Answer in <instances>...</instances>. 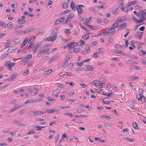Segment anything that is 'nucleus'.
<instances>
[{"instance_id":"b1692460","label":"nucleus","mask_w":146,"mask_h":146,"mask_svg":"<svg viewBox=\"0 0 146 146\" xmlns=\"http://www.w3.org/2000/svg\"><path fill=\"white\" fill-rule=\"evenodd\" d=\"M58 58V56L57 55H55L54 57H51L49 60V62H50L52 61L56 60Z\"/></svg>"},{"instance_id":"0eeeda50","label":"nucleus","mask_w":146,"mask_h":146,"mask_svg":"<svg viewBox=\"0 0 146 146\" xmlns=\"http://www.w3.org/2000/svg\"><path fill=\"white\" fill-rule=\"evenodd\" d=\"M70 7L72 9V10L74 11H75L76 10L77 7H76V5L74 4V2L73 1H72L71 2Z\"/></svg>"},{"instance_id":"f03ea898","label":"nucleus","mask_w":146,"mask_h":146,"mask_svg":"<svg viewBox=\"0 0 146 146\" xmlns=\"http://www.w3.org/2000/svg\"><path fill=\"white\" fill-rule=\"evenodd\" d=\"M16 64L15 62H11L10 60L6 61L4 65V66L6 67L9 70H12V68Z\"/></svg>"},{"instance_id":"6ab92c4d","label":"nucleus","mask_w":146,"mask_h":146,"mask_svg":"<svg viewBox=\"0 0 146 146\" xmlns=\"http://www.w3.org/2000/svg\"><path fill=\"white\" fill-rule=\"evenodd\" d=\"M35 103L34 99H32L28 100L24 103V104H27L28 103Z\"/></svg>"},{"instance_id":"f8f14e48","label":"nucleus","mask_w":146,"mask_h":146,"mask_svg":"<svg viewBox=\"0 0 146 146\" xmlns=\"http://www.w3.org/2000/svg\"><path fill=\"white\" fill-rule=\"evenodd\" d=\"M127 26V24L126 23L124 22L122 24L118 26V28L119 29H121L122 28L124 29L125 27Z\"/></svg>"},{"instance_id":"37998d69","label":"nucleus","mask_w":146,"mask_h":146,"mask_svg":"<svg viewBox=\"0 0 146 146\" xmlns=\"http://www.w3.org/2000/svg\"><path fill=\"white\" fill-rule=\"evenodd\" d=\"M35 133V131L33 130H32L31 131H29L28 133L27 134V135L33 134Z\"/></svg>"},{"instance_id":"cd10ccee","label":"nucleus","mask_w":146,"mask_h":146,"mask_svg":"<svg viewBox=\"0 0 146 146\" xmlns=\"http://www.w3.org/2000/svg\"><path fill=\"white\" fill-rule=\"evenodd\" d=\"M85 67H87V69L89 70H93L94 69L93 67L91 65H85Z\"/></svg>"},{"instance_id":"9b49d317","label":"nucleus","mask_w":146,"mask_h":146,"mask_svg":"<svg viewBox=\"0 0 146 146\" xmlns=\"http://www.w3.org/2000/svg\"><path fill=\"white\" fill-rule=\"evenodd\" d=\"M132 19L135 22L137 23H140L141 22H143L145 20V19H144L143 20H138L134 17H133Z\"/></svg>"},{"instance_id":"5fc2aeb1","label":"nucleus","mask_w":146,"mask_h":146,"mask_svg":"<svg viewBox=\"0 0 146 146\" xmlns=\"http://www.w3.org/2000/svg\"><path fill=\"white\" fill-rule=\"evenodd\" d=\"M83 69L82 67H78L76 68V70L77 72L79 71H81Z\"/></svg>"},{"instance_id":"052dcab7","label":"nucleus","mask_w":146,"mask_h":146,"mask_svg":"<svg viewBox=\"0 0 146 146\" xmlns=\"http://www.w3.org/2000/svg\"><path fill=\"white\" fill-rule=\"evenodd\" d=\"M70 18V19H72L74 17V15L73 13H71L68 16Z\"/></svg>"},{"instance_id":"bb28decb","label":"nucleus","mask_w":146,"mask_h":146,"mask_svg":"<svg viewBox=\"0 0 146 146\" xmlns=\"http://www.w3.org/2000/svg\"><path fill=\"white\" fill-rule=\"evenodd\" d=\"M20 41V40L18 38H16L14 39L13 40V42H14L15 44H17L19 43Z\"/></svg>"},{"instance_id":"c03bdc74","label":"nucleus","mask_w":146,"mask_h":146,"mask_svg":"<svg viewBox=\"0 0 146 146\" xmlns=\"http://www.w3.org/2000/svg\"><path fill=\"white\" fill-rule=\"evenodd\" d=\"M42 98H36L34 99L35 103L39 102L42 101Z\"/></svg>"},{"instance_id":"9d476101","label":"nucleus","mask_w":146,"mask_h":146,"mask_svg":"<svg viewBox=\"0 0 146 146\" xmlns=\"http://www.w3.org/2000/svg\"><path fill=\"white\" fill-rule=\"evenodd\" d=\"M108 31L110 32V33L111 34V35H113L115 33V29L113 27H111L108 30Z\"/></svg>"},{"instance_id":"f3484780","label":"nucleus","mask_w":146,"mask_h":146,"mask_svg":"<svg viewBox=\"0 0 146 146\" xmlns=\"http://www.w3.org/2000/svg\"><path fill=\"white\" fill-rule=\"evenodd\" d=\"M17 76V74H13L10 77V78L8 80L11 81L15 79Z\"/></svg>"},{"instance_id":"bf43d9fd","label":"nucleus","mask_w":146,"mask_h":146,"mask_svg":"<svg viewBox=\"0 0 146 146\" xmlns=\"http://www.w3.org/2000/svg\"><path fill=\"white\" fill-rule=\"evenodd\" d=\"M13 123L14 124H16L17 126H18L19 123H20V122L18 121L15 120L13 121Z\"/></svg>"},{"instance_id":"13d9d810","label":"nucleus","mask_w":146,"mask_h":146,"mask_svg":"<svg viewBox=\"0 0 146 146\" xmlns=\"http://www.w3.org/2000/svg\"><path fill=\"white\" fill-rule=\"evenodd\" d=\"M58 92L56 93V92H53L52 93V95L53 96H54L56 97H57L58 96Z\"/></svg>"},{"instance_id":"09e8293b","label":"nucleus","mask_w":146,"mask_h":146,"mask_svg":"<svg viewBox=\"0 0 146 146\" xmlns=\"http://www.w3.org/2000/svg\"><path fill=\"white\" fill-rule=\"evenodd\" d=\"M64 114L66 115H68L71 117H72L73 116L72 114L70 113H65Z\"/></svg>"},{"instance_id":"473e14b6","label":"nucleus","mask_w":146,"mask_h":146,"mask_svg":"<svg viewBox=\"0 0 146 146\" xmlns=\"http://www.w3.org/2000/svg\"><path fill=\"white\" fill-rule=\"evenodd\" d=\"M104 125L106 126L109 128H110L112 127L111 125L108 122H105L104 123Z\"/></svg>"},{"instance_id":"6e6552de","label":"nucleus","mask_w":146,"mask_h":146,"mask_svg":"<svg viewBox=\"0 0 146 146\" xmlns=\"http://www.w3.org/2000/svg\"><path fill=\"white\" fill-rule=\"evenodd\" d=\"M40 45L39 42H37L35 45V47L33 49V52L35 53L37 50L38 48L40 46Z\"/></svg>"},{"instance_id":"f257e3e1","label":"nucleus","mask_w":146,"mask_h":146,"mask_svg":"<svg viewBox=\"0 0 146 146\" xmlns=\"http://www.w3.org/2000/svg\"><path fill=\"white\" fill-rule=\"evenodd\" d=\"M53 30V32L50 35V36L48 38V40L51 41L53 42L56 38L57 34L58 32V29L57 28H55Z\"/></svg>"},{"instance_id":"49530a36","label":"nucleus","mask_w":146,"mask_h":146,"mask_svg":"<svg viewBox=\"0 0 146 146\" xmlns=\"http://www.w3.org/2000/svg\"><path fill=\"white\" fill-rule=\"evenodd\" d=\"M5 48H7L8 47H9L10 46V43H5Z\"/></svg>"},{"instance_id":"c85d7f7f","label":"nucleus","mask_w":146,"mask_h":146,"mask_svg":"<svg viewBox=\"0 0 146 146\" xmlns=\"http://www.w3.org/2000/svg\"><path fill=\"white\" fill-rule=\"evenodd\" d=\"M133 128L135 129H138V127L137 126V123L136 122H134L133 123Z\"/></svg>"},{"instance_id":"4468645a","label":"nucleus","mask_w":146,"mask_h":146,"mask_svg":"<svg viewBox=\"0 0 146 146\" xmlns=\"http://www.w3.org/2000/svg\"><path fill=\"white\" fill-rule=\"evenodd\" d=\"M43 114V111H34V112H33V115H36Z\"/></svg>"},{"instance_id":"4be33fe9","label":"nucleus","mask_w":146,"mask_h":146,"mask_svg":"<svg viewBox=\"0 0 146 146\" xmlns=\"http://www.w3.org/2000/svg\"><path fill=\"white\" fill-rule=\"evenodd\" d=\"M7 27L8 29H11L13 27V23L10 22L7 23Z\"/></svg>"},{"instance_id":"a18cd8bd","label":"nucleus","mask_w":146,"mask_h":146,"mask_svg":"<svg viewBox=\"0 0 146 146\" xmlns=\"http://www.w3.org/2000/svg\"><path fill=\"white\" fill-rule=\"evenodd\" d=\"M67 94L70 96H72L74 94V92H67Z\"/></svg>"},{"instance_id":"aec40b11","label":"nucleus","mask_w":146,"mask_h":146,"mask_svg":"<svg viewBox=\"0 0 146 146\" xmlns=\"http://www.w3.org/2000/svg\"><path fill=\"white\" fill-rule=\"evenodd\" d=\"M33 38V39H35V37H33V36L29 38H26L25 39L26 40L27 42H28L29 44L31 42H30L32 39Z\"/></svg>"},{"instance_id":"4d7b16f0","label":"nucleus","mask_w":146,"mask_h":146,"mask_svg":"<svg viewBox=\"0 0 146 146\" xmlns=\"http://www.w3.org/2000/svg\"><path fill=\"white\" fill-rule=\"evenodd\" d=\"M145 97L143 95L142 96V100L141 101L142 102H145Z\"/></svg>"},{"instance_id":"5701e85b","label":"nucleus","mask_w":146,"mask_h":146,"mask_svg":"<svg viewBox=\"0 0 146 146\" xmlns=\"http://www.w3.org/2000/svg\"><path fill=\"white\" fill-rule=\"evenodd\" d=\"M85 42V41L83 40H80L78 42L79 46L83 45Z\"/></svg>"},{"instance_id":"72a5a7b5","label":"nucleus","mask_w":146,"mask_h":146,"mask_svg":"<svg viewBox=\"0 0 146 146\" xmlns=\"http://www.w3.org/2000/svg\"><path fill=\"white\" fill-rule=\"evenodd\" d=\"M82 38L83 39L86 40L89 38V36H87V35H84L82 36Z\"/></svg>"},{"instance_id":"79ce46f5","label":"nucleus","mask_w":146,"mask_h":146,"mask_svg":"<svg viewBox=\"0 0 146 146\" xmlns=\"http://www.w3.org/2000/svg\"><path fill=\"white\" fill-rule=\"evenodd\" d=\"M104 33V35H109L110 34V32H109L108 31H105V32L101 33L98 35H100L101 34Z\"/></svg>"},{"instance_id":"8fccbe9b","label":"nucleus","mask_w":146,"mask_h":146,"mask_svg":"<svg viewBox=\"0 0 146 146\" xmlns=\"http://www.w3.org/2000/svg\"><path fill=\"white\" fill-rule=\"evenodd\" d=\"M68 7V5L66 3H64L63 5H62V7L64 9H66Z\"/></svg>"},{"instance_id":"ea45409f","label":"nucleus","mask_w":146,"mask_h":146,"mask_svg":"<svg viewBox=\"0 0 146 146\" xmlns=\"http://www.w3.org/2000/svg\"><path fill=\"white\" fill-rule=\"evenodd\" d=\"M76 64L78 66H82L83 65V62H77Z\"/></svg>"},{"instance_id":"e433bc0d","label":"nucleus","mask_w":146,"mask_h":146,"mask_svg":"<svg viewBox=\"0 0 146 146\" xmlns=\"http://www.w3.org/2000/svg\"><path fill=\"white\" fill-rule=\"evenodd\" d=\"M133 13L134 14L136 15L138 17H141L140 13L138 12H137L136 11H134Z\"/></svg>"},{"instance_id":"de8ad7c7","label":"nucleus","mask_w":146,"mask_h":146,"mask_svg":"<svg viewBox=\"0 0 146 146\" xmlns=\"http://www.w3.org/2000/svg\"><path fill=\"white\" fill-rule=\"evenodd\" d=\"M57 85L58 87H61L62 88H64L65 86L64 85L60 83H58Z\"/></svg>"},{"instance_id":"f704fd0d","label":"nucleus","mask_w":146,"mask_h":146,"mask_svg":"<svg viewBox=\"0 0 146 146\" xmlns=\"http://www.w3.org/2000/svg\"><path fill=\"white\" fill-rule=\"evenodd\" d=\"M83 20L85 23L87 24H88V22H89V21L87 19L86 17H84L83 18Z\"/></svg>"},{"instance_id":"0e129e2a","label":"nucleus","mask_w":146,"mask_h":146,"mask_svg":"<svg viewBox=\"0 0 146 146\" xmlns=\"http://www.w3.org/2000/svg\"><path fill=\"white\" fill-rule=\"evenodd\" d=\"M21 59L22 60V61H27V60L26 57L25 56H23L22 58H21Z\"/></svg>"},{"instance_id":"c756f323","label":"nucleus","mask_w":146,"mask_h":146,"mask_svg":"<svg viewBox=\"0 0 146 146\" xmlns=\"http://www.w3.org/2000/svg\"><path fill=\"white\" fill-rule=\"evenodd\" d=\"M142 96L141 94L137 95L136 96L137 98L139 101H140L142 100Z\"/></svg>"},{"instance_id":"20e7f679","label":"nucleus","mask_w":146,"mask_h":146,"mask_svg":"<svg viewBox=\"0 0 146 146\" xmlns=\"http://www.w3.org/2000/svg\"><path fill=\"white\" fill-rule=\"evenodd\" d=\"M143 32H141L140 31H138L137 33L135 34L136 37H137L139 39H141L143 35Z\"/></svg>"},{"instance_id":"864d4df0","label":"nucleus","mask_w":146,"mask_h":146,"mask_svg":"<svg viewBox=\"0 0 146 146\" xmlns=\"http://www.w3.org/2000/svg\"><path fill=\"white\" fill-rule=\"evenodd\" d=\"M79 48H75L73 49V52H77L78 51L79 52Z\"/></svg>"},{"instance_id":"3c124183","label":"nucleus","mask_w":146,"mask_h":146,"mask_svg":"<svg viewBox=\"0 0 146 146\" xmlns=\"http://www.w3.org/2000/svg\"><path fill=\"white\" fill-rule=\"evenodd\" d=\"M25 56L26 57L27 59L28 60L31 58L32 57V55L31 54H28V55Z\"/></svg>"},{"instance_id":"69168bd1","label":"nucleus","mask_w":146,"mask_h":146,"mask_svg":"<svg viewBox=\"0 0 146 146\" xmlns=\"http://www.w3.org/2000/svg\"><path fill=\"white\" fill-rule=\"evenodd\" d=\"M102 48H100L98 50V51L99 53H100V54H102L103 53L102 52Z\"/></svg>"},{"instance_id":"4c0bfd02","label":"nucleus","mask_w":146,"mask_h":146,"mask_svg":"<svg viewBox=\"0 0 146 146\" xmlns=\"http://www.w3.org/2000/svg\"><path fill=\"white\" fill-rule=\"evenodd\" d=\"M71 12V11L70 10L68 9L64 10L63 12L62 13V14H63V13H64V14H66Z\"/></svg>"},{"instance_id":"c9c22d12","label":"nucleus","mask_w":146,"mask_h":146,"mask_svg":"<svg viewBox=\"0 0 146 146\" xmlns=\"http://www.w3.org/2000/svg\"><path fill=\"white\" fill-rule=\"evenodd\" d=\"M119 25V23L117 22L116 23H113V24L112 25L111 27H113L115 28L117 27Z\"/></svg>"},{"instance_id":"338daca9","label":"nucleus","mask_w":146,"mask_h":146,"mask_svg":"<svg viewBox=\"0 0 146 146\" xmlns=\"http://www.w3.org/2000/svg\"><path fill=\"white\" fill-rule=\"evenodd\" d=\"M29 70H28L24 72L23 73L24 75H26L29 74Z\"/></svg>"},{"instance_id":"a878e982","label":"nucleus","mask_w":146,"mask_h":146,"mask_svg":"<svg viewBox=\"0 0 146 146\" xmlns=\"http://www.w3.org/2000/svg\"><path fill=\"white\" fill-rule=\"evenodd\" d=\"M139 79V78L138 77H137L136 76H134L130 77L129 78V80L133 81L135 80L138 79Z\"/></svg>"},{"instance_id":"393cba45","label":"nucleus","mask_w":146,"mask_h":146,"mask_svg":"<svg viewBox=\"0 0 146 146\" xmlns=\"http://www.w3.org/2000/svg\"><path fill=\"white\" fill-rule=\"evenodd\" d=\"M52 71V69H49L47 70L44 72V74H48L51 73Z\"/></svg>"},{"instance_id":"412c9836","label":"nucleus","mask_w":146,"mask_h":146,"mask_svg":"<svg viewBox=\"0 0 146 146\" xmlns=\"http://www.w3.org/2000/svg\"><path fill=\"white\" fill-rule=\"evenodd\" d=\"M123 11L125 12H127L128 11V8L126 7H123V6H120L119 7Z\"/></svg>"},{"instance_id":"7ed1b4c3","label":"nucleus","mask_w":146,"mask_h":146,"mask_svg":"<svg viewBox=\"0 0 146 146\" xmlns=\"http://www.w3.org/2000/svg\"><path fill=\"white\" fill-rule=\"evenodd\" d=\"M34 28H31L30 29H27L25 31H21L20 32V33H19V34L21 35H23L24 34L29 33L32 31Z\"/></svg>"},{"instance_id":"603ef678","label":"nucleus","mask_w":146,"mask_h":146,"mask_svg":"<svg viewBox=\"0 0 146 146\" xmlns=\"http://www.w3.org/2000/svg\"><path fill=\"white\" fill-rule=\"evenodd\" d=\"M88 52H89L85 49L84 50L82 51L81 53L82 54H86L88 53Z\"/></svg>"},{"instance_id":"774afa93","label":"nucleus","mask_w":146,"mask_h":146,"mask_svg":"<svg viewBox=\"0 0 146 146\" xmlns=\"http://www.w3.org/2000/svg\"><path fill=\"white\" fill-rule=\"evenodd\" d=\"M120 5H123L124 4V3H123V0H120L118 1Z\"/></svg>"},{"instance_id":"a211bd4d","label":"nucleus","mask_w":146,"mask_h":146,"mask_svg":"<svg viewBox=\"0 0 146 146\" xmlns=\"http://www.w3.org/2000/svg\"><path fill=\"white\" fill-rule=\"evenodd\" d=\"M18 22L20 24H23L27 22V21L25 20H22L20 18L18 19Z\"/></svg>"},{"instance_id":"6e6d98bb","label":"nucleus","mask_w":146,"mask_h":146,"mask_svg":"<svg viewBox=\"0 0 146 146\" xmlns=\"http://www.w3.org/2000/svg\"><path fill=\"white\" fill-rule=\"evenodd\" d=\"M14 106L15 107V108L17 110V109L18 108H20L21 107V106L20 105H19L17 104H14Z\"/></svg>"},{"instance_id":"7c9ffc66","label":"nucleus","mask_w":146,"mask_h":146,"mask_svg":"<svg viewBox=\"0 0 146 146\" xmlns=\"http://www.w3.org/2000/svg\"><path fill=\"white\" fill-rule=\"evenodd\" d=\"M86 45L85 48V50L89 52L90 48V46L88 44H86Z\"/></svg>"},{"instance_id":"a19ab883","label":"nucleus","mask_w":146,"mask_h":146,"mask_svg":"<svg viewBox=\"0 0 146 146\" xmlns=\"http://www.w3.org/2000/svg\"><path fill=\"white\" fill-rule=\"evenodd\" d=\"M115 52L116 53L120 54H122L123 52V51L118 50H116L115 51Z\"/></svg>"},{"instance_id":"2eb2a0df","label":"nucleus","mask_w":146,"mask_h":146,"mask_svg":"<svg viewBox=\"0 0 146 146\" xmlns=\"http://www.w3.org/2000/svg\"><path fill=\"white\" fill-rule=\"evenodd\" d=\"M75 43V42H69L68 43V46L69 48H72L74 47L73 45Z\"/></svg>"},{"instance_id":"e2e57ef3","label":"nucleus","mask_w":146,"mask_h":146,"mask_svg":"<svg viewBox=\"0 0 146 146\" xmlns=\"http://www.w3.org/2000/svg\"><path fill=\"white\" fill-rule=\"evenodd\" d=\"M104 99H105V98H104L102 100V102L104 104H108L110 103V102H106V101H104Z\"/></svg>"},{"instance_id":"39448f33","label":"nucleus","mask_w":146,"mask_h":146,"mask_svg":"<svg viewBox=\"0 0 146 146\" xmlns=\"http://www.w3.org/2000/svg\"><path fill=\"white\" fill-rule=\"evenodd\" d=\"M46 53V49H43L38 52V56L39 57H40L41 56H43Z\"/></svg>"},{"instance_id":"1a4fd4ad","label":"nucleus","mask_w":146,"mask_h":146,"mask_svg":"<svg viewBox=\"0 0 146 146\" xmlns=\"http://www.w3.org/2000/svg\"><path fill=\"white\" fill-rule=\"evenodd\" d=\"M16 47L15 46H11L7 52H13L16 50Z\"/></svg>"},{"instance_id":"2f4dec72","label":"nucleus","mask_w":146,"mask_h":146,"mask_svg":"<svg viewBox=\"0 0 146 146\" xmlns=\"http://www.w3.org/2000/svg\"><path fill=\"white\" fill-rule=\"evenodd\" d=\"M46 111L48 113H52L54 112V109H46Z\"/></svg>"},{"instance_id":"dca6fc26","label":"nucleus","mask_w":146,"mask_h":146,"mask_svg":"<svg viewBox=\"0 0 146 146\" xmlns=\"http://www.w3.org/2000/svg\"><path fill=\"white\" fill-rule=\"evenodd\" d=\"M141 17L142 19H145V15H146V9L144 11L141 12L140 13Z\"/></svg>"},{"instance_id":"423d86ee","label":"nucleus","mask_w":146,"mask_h":146,"mask_svg":"<svg viewBox=\"0 0 146 146\" xmlns=\"http://www.w3.org/2000/svg\"><path fill=\"white\" fill-rule=\"evenodd\" d=\"M65 20L64 17H62L57 20H56L54 23V25H57L59 24V23L64 21Z\"/></svg>"},{"instance_id":"58836bf2","label":"nucleus","mask_w":146,"mask_h":146,"mask_svg":"<svg viewBox=\"0 0 146 146\" xmlns=\"http://www.w3.org/2000/svg\"><path fill=\"white\" fill-rule=\"evenodd\" d=\"M65 33L68 34H69L70 33V29H65L64 30Z\"/></svg>"},{"instance_id":"680f3d73","label":"nucleus","mask_w":146,"mask_h":146,"mask_svg":"<svg viewBox=\"0 0 146 146\" xmlns=\"http://www.w3.org/2000/svg\"><path fill=\"white\" fill-rule=\"evenodd\" d=\"M3 132L4 133H10V131L9 130L7 129L5 130H3Z\"/></svg>"},{"instance_id":"ddd939ff","label":"nucleus","mask_w":146,"mask_h":146,"mask_svg":"<svg viewBox=\"0 0 146 146\" xmlns=\"http://www.w3.org/2000/svg\"><path fill=\"white\" fill-rule=\"evenodd\" d=\"M77 9L78 13L81 14L83 13L82 9L80 6H77L76 9Z\"/></svg>"}]
</instances>
